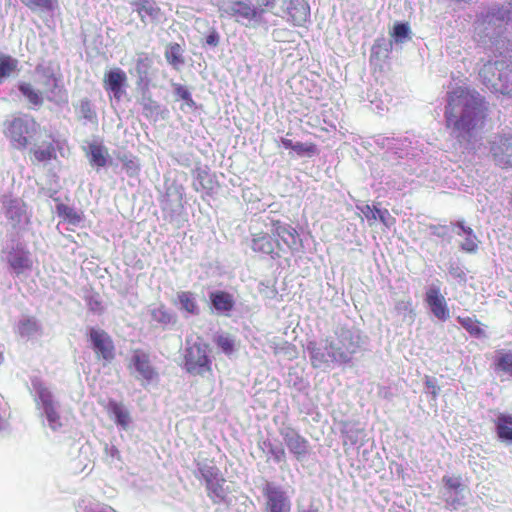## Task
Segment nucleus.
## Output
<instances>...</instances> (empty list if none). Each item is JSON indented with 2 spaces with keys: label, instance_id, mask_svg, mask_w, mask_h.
<instances>
[{
  "label": "nucleus",
  "instance_id": "obj_4",
  "mask_svg": "<svg viewBox=\"0 0 512 512\" xmlns=\"http://www.w3.org/2000/svg\"><path fill=\"white\" fill-rule=\"evenodd\" d=\"M36 73L40 75V84L45 88L44 92L35 89L29 82H20L18 90L30 105L40 107L44 102V93L49 101H54L56 91L58 90V92H60L62 88L60 86V77L57 76L50 68L37 66Z\"/></svg>",
  "mask_w": 512,
  "mask_h": 512
},
{
  "label": "nucleus",
  "instance_id": "obj_8",
  "mask_svg": "<svg viewBox=\"0 0 512 512\" xmlns=\"http://www.w3.org/2000/svg\"><path fill=\"white\" fill-rule=\"evenodd\" d=\"M128 369L132 373H135V377L141 381L142 384H149L158 377L157 371L150 362L149 354L139 348L132 350Z\"/></svg>",
  "mask_w": 512,
  "mask_h": 512
},
{
  "label": "nucleus",
  "instance_id": "obj_29",
  "mask_svg": "<svg viewBox=\"0 0 512 512\" xmlns=\"http://www.w3.org/2000/svg\"><path fill=\"white\" fill-rule=\"evenodd\" d=\"M107 409L109 413L114 415L116 424L120 425L123 429L128 428L130 423V416L128 411L124 409L121 403L110 400Z\"/></svg>",
  "mask_w": 512,
  "mask_h": 512
},
{
  "label": "nucleus",
  "instance_id": "obj_7",
  "mask_svg": "<svg viewBox=\"0 0 512 512\" xmlns=\"http://www.w3.org/2000/svg\"><path fill=\"white\" fill-rule=\"evenodd\" d=\"M489 155L494 164L503 170L512 169V129L504 128L488 140Z\"/></svg>",
  "mask_w": 512,
  "mask_h": 512
},
{
  "label": "nucleus",
  "instance_id": "obj_24",
  "mask_svg": "<svg viewBox=\"0 0 512 512\" xmlns=\"http://www.w3.org/2000/svg\"><path fill=\"white\" fill-rule=\"evenodd\" d=\"M209 299L212 307L221 314L228 315L235 306L233 295L223 290L211 292Z\"/></svg>",
  "mask_w": 512,
  "mask_h": 512
},
{
  "label": "nucleus",
  "instance_id": "obj_33",
  "mask_svg": "<svg viewBox=\"0 0 512 512\" xmlns=\"http://www.w3.org/2000/svg\"><path fill=\"white\" fill-rule=\"evenodd\" d=\"M89 160L92 165L97 167H104L107 163V150L104 146L91 143L89 145Z\"/></svg>",
  "mask_w": 512,
  "mask_h": 512
},
{
  "label": "nucleus",
  "instance_id": "obj_5",
  "mask_svg": "<svg viewBox=\"0 0 512 512\" xmlns=\"http://www.w3.org/2000/svg\"><path fill=\"white\" fill-rule=\"evenodd\" d=\"M40 131V124L29 114H20L5 122L4 133L19 150L26 149Z\"/></svg>",
  "mask_w": 512,
  "mask_h": 512
},
{
  "label": "nucleus",
  "instance_id": "obj_18",
  "mask_svg": "<svg viewBox=\"0 0 512 512\" xmlns=\"http://www.w3.org/2000/svg\"><path fill=\"white\" fill-rule=\"evenodd\" d=\"M390 51L391 44L385 39H377L374 42L369 58L370 66L374 74L384 72Z\"/></svg>",
  "mask_w": 512,
  "mask_h": 512
},
{
  "label": "nucleus",
  "instance_id": "obj_12",
  "mask_svg": "<svg viewBox=\"0 0 512 512\" xmlns=\"http://www.w3.org/2000/svg\"><path fill=\"white\" fill-rule=\"evenodd\" d=\"M102 83L106 92L112 94L116 100H121L128 86V77L124 70L113 67L105 71Z\"/></svg>",
  "mask_w": 512,
  "mask_h": 512
},
{
  "label": "nucleus",
  "instance_id": "obj_27",
  "mask_svg": "<svg viewBox=\"0 0 512 512\" xmlns=\"http://www.w3.org/2000/svg\"><path fill=\"white\" fill-rule=\"evenodd\" d=\"M456 320L472 337L482 338L486 336L483 324L475 316H457Z\"/></svg>",
  "mask_w": 512,
  "mask_h": 512
},
{
  "label": "nucleus",
  "instance_id": "obj_17",
  "mask_svg": "<svg viewBox=\"0 0 512 512\" xmlns=\"http://www.w3.org/2000/svg\"><path fill=\"white\" fill-rule=\"evenodd\" d=\"M49 140H43L40 144L34 143L29 150L31 163L38 165L48 163L57 158L56 141L52 134H48Z\"/></svg>",
  "mask_w": 512,
  "mask_h": 512
},
{
  "label": "nucleus",
  "instance_id": "obj_2",
  "mask_svg": "<svg viewBox=\"0 0 512 512\" xmlns=\"http://www.w3.org/2000/svg\"><path fill=\"white\" fill-rule=\"evenodd\" d=\"M298 241L299 234L294 227L280 220H272L270 233L258 232L252 234L251 249L255 253L278 259L286 251L295 249Z\"/></svg>",
  "mask_w": 512,
  "mask_h": 512
},
{
  "label": "nucleus",
  "instance_id": "obj_22",
  "mask_svg": "<svg viewBox=\"0 0 512 512\" xmlns=\"http://www.w3.org/2000/svg\"><path fill=\"white\" fill-rule=\"evenodd\" d=\"M363 216L366 218L369 226H374L379 220L386 227L391 226L394 223V218L391 216L387 209L379 208L375 205L365 204L357 206Z\"/></svg>",
  "mask_w": 512,
  "mask_h": 512
},
{
  "label": "nucleus",
  "instance_id": "obj_10",
  "mask_svg": "<svg viewBox=\"0 0 512 512\" xmlns=\"http://www.w3.org/2000/svg\"><path fill=\"white\" fill-rule=\"evenodd\" d=\"M262 493L265 499L264 512H291V501L280 486L267 483Z\"/></svg>",
  "mask_w": 512,
  "mask_h": 512
},
{
  "label": "nucleus",
  "instance_id": "obj_42",
  "mask_svg": "<svg viewBox=\"0 0 512 512\" xmlns=\"http://www.w3.org/2000/svg\"><path fill=\"white\" fill-rule=\"evenodd\" d=\"M173 89L176 96V100H183L189 108L195 107L196 103L193 100L191 93L189 92L187 87L179 83H174Z\"/></svg>",
  "mask_w": 512,
  "mask_h": 512
},
{
  "label": "nucleus",
  "instance_id": "obj_3",
  "mask_svg": "<svg viewBox=\"0 0 512 512\" xmlns=\"http://www.w3.org/2000/svg\"><path fill=\"white\" fill-rule=\"evenodd\" d=\"M482 84L493 93L512 98V60L488 61L480 69Z\"/></svg>",
  "mask_w": 512,
  "mask_h": 512
},
{
  "label": "nucleus",
  "instance_id": "obj_11",
  "mask_svg": "<svg viewBox=\"0 0 512 512\" xmlns=\"http://www.w3.org/2000/svg\"><path fill=\"white\" fill-rule=\"evenodd\" d=\"M348 341L349 345L346 349L334 342H330L326 346L327 355L331 362L336 363H348L351 360V355L356 352L358 347L354 341L353 333L349 330L342 331L340 334V343L345 346V342Z\"/></svg>",
  "mask_w": 512,
  "mask_h": 512
},
{
  "label": "nucleus",
  "instance_id": "obj_13",
  "mask_svg": "<svg viewBox=\"0 0 512 512\" xmlns=\"http://www.w3.org/2000/svg\"><path fill=\"white\" fill-rule=\"evenodd\" d=\"M228 13L236 19V21L247 20L250 23L259 24L263 20L265 9L256 8L248 0H234L231 2Z\"/></svg>",
  "mask_w": 512,
  "mask_h": 512
},
{
  "label": "nucleus",
  "instance_id": "obj_38",
  "mask_svg": "<svg viewBox=\"0 0 512 512\" xmlns=\"http://www.w3.org/2000/svg\"><path fill=\"white\" fill-rule=\"evenodd\" d=\"M193 187L197 192L212 189V181L207 170L201 168L196 169Z\"/></svg>",
  "mask_w": 512,
  "mask_h": 512
},
{
  "label": "nucleus",
  "instance_id": "obj_28",
  "mask_svg": "<svg viewBox=\"0 0 512 512\" xmlns=\"http://www.w3.org/2000/svg\"><path fill=\"white\" fill-rule=\"evenodd\" d=\"M183 52L179 43H169L165 49V59L174 69H179L185 63Z\"/></svg>",
  "mask_w": 512,
  "mask_h": 512
},
{
  "label": "nucleus",
  "instance_id": "obj_36",
  "mask_svg": "<svg viewBox=\"0 0 512 512\" xmlns=\"http://www.w3.org/2000/svg\"><path fill=\"white\" fill-rule=\"evenodd\" d=\"M214 342L227 356L232 355L236 350V340L230 334H219L214 338Z\"/></svg>",
  "mask_w": 512,
  "mask_h": 512
},
{
  "label": "nucleus",
  "instance_id": "obj_51",
  "mask_svg": "<svg viewBox=\"0 0 512 512\" xmlns=\"http://www.w3.org/2000/svg\"><path fill=\"white\" fill-rule=\"evenodd\" d=\"M220 36L215 29H212L206 36V44L210 46H217L219 44Z\"/></svg>",
  "mask_w": 512,
  "mask_h": 512
},
{
  "label": "nucleus",
  "instance_id": "obj_59",
  "mask_svg": "<svg viewBox=\"0 0 512 512\" xmlns=\"http://www.w3.org/2000/svg\"><path fill=\"white\" fill-rule=\"evenodd\" d=\"M148 85H149V80H148V79H146V81H145V88H146V89L148 88Z\"/></svg>",
  "mask_w": 512,
  "mask_h": 512
},
{
  "label": "nucleus",
  "instance_id": "obj_49",
  "mask_svg": "<svg viewBox=\"0 0 512 512\" xmlns=\"http://www.w3.org/2000/svg\"><path fill=\"white\" fill-rule=\"evenodd\" d=\"M152 316L160 323L167 324L171 321V315L163 307L154 309L152 311Z\"/></svg>",
  "mask_w": 512,
  "mask_h": 512
},
{
  "label": "nucleus",
  "instance_id": "obj_20",
  "mask_svg": "<svg viewBox=\"0 0 512 512\" xmlns=\"http://www.w3.org/2000/svg\"><path fill=\"white\" fill-rule=\"evenodd\" d=\"M425 301L436 318L442 321L449 318V309L438 287H431L426 292Z\"/></svg>",
  "mask_w": 512,
  "mask_h": 512
},
{
  "label": "nucleus",
  "instance_id": "obj_39",
  "mask_svg": "<svg viewBox=\"0 0 512 512\" xmlns=\"http://www.w3.org/2000/svg\"><path fill=\"white\" fill-rule=\"evenodd\" d=\"M495 367L512 377V351L501 352L495 360Z\"/></svg>",
  "mask_w": 512,
  "mask_h": 512
},
{
  "label": "nucleus",
  "instance_id": "obj_1",
  "mask_svg": "<svg viewBox=\"0 0 512 512\" xmlns=\"http://www.w3.org/2000/svg\"><path fill=\"white\" fill-rule=\"evenodd\" d=\"M487 116L485 100L476 91L457 87L448 93L445 119L449 127L469 133L482 129Z\"/></svg>",
  "mask_w": 512,
  "mask_h": 512
},
{
  "label": "nucleus",
  "instance_id": "obj_9",
  "mask_svg": "<svg viewBox=\"0 0 512 512\" xmlns=\"http://www.w3.org/2000/svg\"><path fill=\"white\" fill-rule=\"evenodd\" d=\"M88 337L98 359L108 363L114 360L116 356L115 344L112 337L106 331L92 328L89 331Z\"/></svg>",
  "mask_w": 512,
  "mask_h": 512
},
{
  "label": "nucleus",
  "instance_id": "obj_25",
  "mask_svg": "<svg viewBox=\"0 0 512 512\" xmlns=\"http://www.w3.org/2000/svg\"><path fill=\"white\" fill-rule=\"evenodd\" d=\"M225 482L226 480L223 475H220L215 480H213V482L211 481L205 485L207 495L213 501V503L220 504L225 502L227 497V491L224 487Z\"/></svg>",
  "mask_w": 512,
  "mask_h": 512
},
{
  "label": "nucleus",
  "instance_id": "obj_40",
  "mask_svg": "<svg viewBox=\"0 0 512 512\" xmlns=\"http://www.w3.org/2000/svg\"><path fill=\"white\" fill-rule=\"evenodd\" d=\"M178 300L183 310L187 311L190 314H198V306L191 292H180L178 294Z\"/></svg>",
  "mask_w": 512,
  "mask_h": 512
},
{
  "label": "nucleus",
  "instance_id": "obj_26",
  "mask_svg": "<svg viewBox=\"0 0 512 512\" xmlns=\"http://www.w3.org/2000/svg\"><path fill=\"white\" fill-rule=\"evenodd\" d=\"M494 424L498 438L512 443V415L500 413L494 420Z\"/></svg>",
  "mask_w": 512,
  "mask_h": 512
},
{
  "label": "nucleus",
  "instance_id": "obj_50",
  "mask_svg": "<svg viewBox=\"0 0 512 512\" xmlns=\"http://www.w3.org/2000/svg\"><path fill=\"white\" fill-rule=\"evenodd\" d=\"M269 453L272 455L273 459L276 462L284 461L286 458L285 449L281 445H279V446L270 445Z\"/></svg>",
  "mask_w": 512,
  "mask_h": 512
},
{
  "label": "nucleus",
  "instance_id": "obj_30",
  "mask_svg": "<svg viewBox=\"0 0 512 512\" xmlns=\"http://www.w3.org/2000/svg\"><path fill=\"white\" fill-rule=\"evenodd\" d=\"M454 226L458 227L464 234H466L465 240L461 243L462 250L468 253L476 252L478 249V240L472 228L466 227L463 221H458Z\"/></svg>",
  "mask_w": 512,
  "mask_h": 512
},
{
  "label": "nucleus",
  "instance_id": "obj_21",
  "mask_svg": "<svg viewBox=\"0 0 512 512\" xmlns=\"http://www.w3.org/2000/svg\"><path fill=\"white\" fill-rule=\"evenodd\" d=\"M288 21L295 26H302L310 16V7L305 0H286L284 2Z\"/></svg>",
  "mask_w": 512,
  "mask_h": 512
},
{
  "label": "nucleus",
  "instance_id": "obj_35",
  "mask_svg": "<svg viewBox=\"0 0 512 512\" xmlns=\"http://www.w3.org/2000/svg\"><path fill=\"white\" fill-rule=\"evenodd\" d=\"M18 66V61L10 55L0 54V83L11 76Z\"/></svg>",
  "mask_w": 512,
  "mask_h": 512
},
{
  "label": "nucleus",
  "instance_id": "obj_52",
  "mask_svg": "<svg viewBox=\"0 0 512 512\" xmlns=\"http://www.w3.org/2000/svg\"><path fill=\"white\" fill-rule=\"evenodd\" d=\"M261 5L263 6V9H265V12L267 10L271 11L276 7V0H263Z\"/></svg>",
  "mask_w": 512,
  "mask_h": 512
},
{
  "label": "nucleus",
  "instance_id": "obj_53",
  "mask_svg": "<svg viewBox=\"0 0 512 512\" xmlns=\"http://www.w3.org/2000/svg\"><path fill=\"white\" fill-rule=\"evenodd\" d=\"M149 62V58L148 57H145V58H138L137 61H136V70L138 72V74H141L142 73V70H141V66L142 65H145V63ZM146 71H143V73H145Z\"/></svg>",
  "mask_w": 512,
  "mask_h": 512
},
{
  "label": "nucleus",
  "instance_id": "obj_19",
  "mask_svg": "<svg viewBox=\"0 0 512 512\" xmlns=\"http://www.w3.org/2000/svg\"><path fill=\"white\" fill-rule=\"evenodd\" d=\"M131 5L143 23L147 19L157 23L163 17V11L155 0H132Z\"/></svg>",
  "mask_w": 512,
  "mask_h": 512
},
{
  "label": "nucleus",
  "instance_id": "obj_37",
  "mask_svg": "<svg viewBox=\"0 0 512 512\" xmlns=\"http://www.w3.org/2000/svg\"><path fill=\"white\" fill-rule=\"evenodd\" d=\"M56 211L59 217L70 224L77 225L82 220L81 215L75 209L64 203L57 204Z\"/></svg>",
  "mask_w": 512,
  "mask_h": 512
},
{
  "label": "nucleus",
  "instance_id": "obj_56",
  "mask_svg": "<svg viewBox=\"0 0 512 512\" xmlns=\"http://www.w3.org/2000/svg\"><path fill=\"white\" fill-rule=\"evenodd\" d=\"M432 387V394L435 396L437 394L436 387L434 385Z\"/></svg>",
  "mask_w": 512,
  "mask_h": 512
},
{
  "label": "nucleus",
  "instance_id": "obj_45",
  "mask_svg": "<svg viewBox=\"0 0 512 512\" xmlns=\"http://www.w3.org/2000/svg\"><path fill=\"white\" fill-rule=\"evenodd\" d=\"M119 160L122 162L123 168L128 175L135 176L139 173L140 165L135 157L123 155L119 157Z\"/></svg>",
  "mask_w": 512,
  "mask_h": 512
},
{
  "label": "nucleus",
  "instance_id": "obj_57",
  "mask_svg": "<svg viewBox=\"0 0 512 512\" xmlns=\"http://www.w3.org/2000/svg\"><path fill=\"white\" fill-rule=\"evenodd\" d=\"M143 82H144V79L142 77H140V79L137 81V84L141 85Z\"/></svg>",
  "mask_w": 512,
  "mask_h": 512
},
{
  "label": "nucleus",
  "instance_id": "obj_34",
  "mask_svg": "<svg viewBox=\"0 0 512 512\" xmlns=\"http://www.w3.org/2000/svg\"><path fill=\"white\" fill-rule=\"evenodd\" d=\"M31 11L53 12L58 7L57 0H20Z\"/></svg>",
  "mask_w": 512,
  "mask_h": 512
},
{
  "label": "nucleus",
  "instance_id": "obj_43",
  "mask_svg": "<svg viewBox=\"0 0 512 512\" xmlns=\"http://www.w3.org/2000/svg\"><path fill=\"white\" fill-rule=\"evenodd\" d=\"M294 152H296L298 156L312 157L318 153V148L317 145L313 142H296Z\"/></svg>",
  "mask_w": 512,
  "mask_h": 512
},
{
  "label": "nucleus",
  "instance_id": "obj_48",
  "mask_svg": "<svg viewBox=\"0 0 512 512\" xmlns=\"http://www.w3.org/2000/svg\"><path fill=\"white\" fill-rule=\"evenodd\" d=\"M199 470L202 478L205 480V485L211 481L213 482V480L222 475L220 470L216 466L205 465L201 467Z\"/></svg>",
  "mask_w": 512,
  "mask_h": 512
},
{
  "label": "nucleus",
  "instance_id": "obj_54",
  "mask_svg": "<svg viewBox=\"0 0 512 512\" xmlns=\"http://www.w3.org/2000/svg\"><path fill=\"white\" fill-rule=\"evenodd\" d=\"M89 307H90V309H91L92 311H96V310H98V311H100V312H101V311L103 310L102 303H101V301H99V300H95V301H93V302H92V301H90V302H89Z\"/></svg>",
  "mask_w": 512,
  "mask_h": 512
},
{
  "label": "nucleus",
  "instance_id": "obj_44",
  "mask_svg": "<svg viewBox=\"0 0 512 512\" xmlns=\"http://www.w3.org/2000/svg\"><path fill=\"white\" fill-rule=\"evenodd\" d=\"M410 27L407 23H395L393 26V30L391 32V36L394 38L396 42H404L407 38H409Z\"/></svg>",
  "mask_w": 512,
  "mask_h": 512
},
{
  "label": "nucleus",
  "instance_id": "obj_15",
  "mask_svg": "<svg viewBox=\"0 0 512 512\" xmlns=\"http://www.w3.org/2000/svg\"><path fill=\"white\" fill-rule=\"evenodd\" d=\"M442 484L446 501L453 507L459 505L464 498L463 493L468 489L460 475H444Z\"/></svg>",
  "mask_w": 512,
  "mask_h": 512
},
{
  "label": "nucleus",
  "instance_id": "obj_32",
  "mask_svg": "<svg viewBox=\"0 0 512 512\" xmlns=\"http://www.w3.org/2000/svg\"><path fill=\"white\" fill-rule=\"evenodd\" d=\"M34 389L37 395L36 403L42 410L57 404L52 392L42 383L35 384Z\"/></svg>",
  "mask_w": 512,
  "mask_h": 512
},
{
  "label": "nucleus",
  "instance_id": "obj_41",
  "mask_svg": "<svg viewBox=\"0 0 512 512\" xmlns=\"http://www.w3.org/2000/svg\"><path fill=\"white\" fill-rule=\"evenodd\" d=\"M43 412L48 421V425L52 430H57L62 427L61 416L57 410V404L43 409Z\"/></svg>",
  "mask_w": 512,
  "mask_h": 512
},
{
  "label": "nucleus",
  "instance_id": "obj_58",
  "mask_svg": "<svg viewBox=\"0 0 512 512\" xmlns=\"http://www.w3.org/2000/svg\"><path fill=\"white\" fill-rule=\"evenodd\" d=\"M345 342V346H343L340 342H339V345L343 347V349H346V346L349 345L348 341H344Z\"/></svg>",
  "mask_w": 512,
  "mask_h": 512
},
{
  "label": "nucleus",
  "instance_id": "obj_55",
  "mask_svg": "<svg viewBox=\"0 0 512 512\" xmlns=\"http://www.w3.org/2000/svg\"><path fill=\"white\" fill-rule=\"evenodd\" d=\"M281 143L283 145L284 148L286 149H291L294 151V148H295V143H293L292 140L290 139H287V138H282L281 139Z\"/></svg>",
  "mask_w": 512,
  "mask_h": 512
},
{
  "label": "nucleus",
  "instance_id": "obj_31",
  "mask_svg": "<svg viewBox=\"0 0 512 512\" xmlns=\"http://www.w3.org/2000/svg\"><path fill=\"white\" fill-rule=\"evenodd\" d=\"M75 111L79 119H85L91 123H97V113L88 98H83L75 105Z\"/></svg>",
  "mask_w": 512,
  "mask_h": 512
},
{
  "label": "nucleus",
  "instance_id": "obj_6",
  "mask_svg": "<svg viewBox=\"0 0 512 512\" xmlns=\"http://www.w3.org/2000/svg\"><path fill=\"white\" fill-rule=\"evenodd\" d=\"M209 344L199 339L189 345L184 354V368L194 376L212 375V360L209 357Z\"/></svg>",
  "mask_w": 512,
  "mask_h": 512
},
{
  "label": "nucleus",
  "instance_id": "obj_46",
  "mask_svg": "<svg viewBox=\"0 0 512 512\" xmlns=\"http://www.w3.org/2000/svg\"><path fill=\"white\" fill-rule=\"evenodd\" d=\"M39 330L37 321L33 318H28L20 322L19 333L22 336H30Z\"/></svg>",
  "mask_w": 512,
  "mask_h": 512
},
{
  "label": "nucleus",
  "instance_id": "obj_23",
  "mask_svg": "<svg viewBox=\"0 0 512 512\" xmlns=\"http://www.w3.org/2000/svg\"><path fill=\"white\" fill-rule=\"evenodd\" d=\"M483 21L491 24L512 21V0H505L501 5H494L483 16Z\"/></svg>",
  "mask_w": 512,
  "mask_h": 512
},
{
  "label": "nucleus",
  "instance_id": "obj_14",
  "mask_svg": "<svg viewBox=\"0 0 512 512\" xmlns=\"http://www.w3.org/2000/svg\"><path fill=\"white\" fill-rule=\"evenodd\" d=\"M6 261L17 275L23 274L25 271L32 270L33 268L31 253L21 243H18L7 251Z\"/></svg>",
  "mask_w": 512,
  "mask_h": 512
},
{
  "label": "nucleus",
  "instance_id": "obj_16",
  "mask_svg": "<svg viewBox=\"0 0 512 512\" xmlns=\"http://www.w3.org/2000/svg\"><path fill=\"white\" fill-rule=\"evenodd\" d=\"M279 432L285 445L297 459H301L308 453V440L301 436L294 428L287 426L281 428Z\"/></svg>",
  "mask_w": 512,
  "mask_h": 512
},
{
  "label": "nucleus",
  "instance_id": "obj_47",
  "mask_svg": "<svg viewBox=\"0 0 512 512\" xmlns=\"http://www.w3.org/2000/svg\"><path fill=\"white\" fill-rule=\"evenodd\" d=\"M310 361L314 368H320L330 360L319 348H312L310 350Z\"/></svg>",
  "mask_w": 512,
  "mask_h": 512
}]
</instances>
